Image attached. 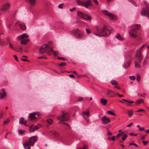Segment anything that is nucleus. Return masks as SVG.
<instances>
[{"label":"nucleus","mask_w":149,"mask_h":149,"mask_svg":"<svg viewBox=\"0 0 149 149\" xmlns=\"http://www.w3.org/2000/svg\"><path fill=\"white\" fill-rule=\"evenodd\" d=\"M52 43V42H50L48 44L42 45L39 49V52L41 54H43L45 52L49 55H50L53 52L54 56H56L58 52L53 50Z\"/></svg>","instance_id":"1"},{"label":"nucleus","mask_w":149,"mask_h":149,"mask_svg":"<svg viewBox=\"0 0 149 149\" xmlns=\"http://www.w3.org/2000/svg\"><path fill=\"white\" fill-rule=\"evenodd\" d=\"M145 45H143L142 46L138 49L136 51V54L135 56L136 59V61L135 62V66L136 68L138 67L139 68L141 67L140 65V63H141L143 57L141 52L142 49L144 47Z\"/></svg>","instance_id":"2"},{"label":"nucleus","mask_w":149,"mask_h":149,"mask_svg":"<svg viewBox=\"0 0 149 149\" xmlns=\"http://www.w3.org/2000/svg\"><path fill=\"white\" fill-rule=\"evenodd\" d=\"M96 30L98 33H94L93 34L99 36H107L111 33L110 30L106 26L101 28L97 27Z\"/></svg>","instance_id":"3"},{"label":"nucleus","mask_w":149,"mask_h":149,"mask_svg":"<svg viewBox=\"0 0 149 149\" xmlns=\"http://www.w3.org/2000/svg\"><path fill=\"white\" fill-rule=\"evenodd\" d=\"M140 26L138 24H135L131 28V29L129 31V33L130 36L132 38L137 37V40L138 41L141 40L142 38L140 36H137V30L140 28Z\"/></svg>","instance_id":"4"},{"label":"nucleus","mask_w":149,"mask_h":149,"mask_svg":"<svg viewBox=\"0 0 149 149\" xmlns=\"http://www.w3.org/2000/svg\"><path fill=\"white\" fill-rule=\"evenodd\" d=\"M37 140L36 136H32L30 137L28 141H26L23 144L25 149H30L31 146H33L34 143Z\"/></svg>","instance_id":"5"},{"label":"nucleus","mask_w":149,"mask_h":149,"mask_svg":"<svg viewBox=\"0 0 149 149\" xmlns=\"http://www.w3.org/2000/svg\"><path fill=\"white\" fill-rule=\"evenodd\" d=\"M57 118L60 121H67L70 119V115L68 113L63 111L61 115L58 116Z\"/></svg>","instance_id":"6"},{"label":"nucleus","mask_w":149,"mask_h":149,"mask_svg":"<svg viewBox=\"0 0 149 149\" xmlns=\"http://www.w3.org/2000/svg\"><path fill=\"white\" fill-rule=\"evenodd\" d=\"M71 33L75 38L78 39H81L83 36V33L77 29L73 30Z\"/></svg>","instance_id":"7"},{"label":"nucleus","mask_w":149,"mask_h":149,"mask_svg":"<svg viewBox=\"0 0 149 149\" xmlns=\"http://www.w3.org/2000/svg\"><path fill=\"white\" fill-rule=\"evenodd\" d=\"M102 13L105 15L108 16L112 20H116L117 19V17L111 13L106 10H102Z\"/></svg>","instance_id":"8"},{"label":"nucleus","mask_w":149,"mask_h":149,"mask_svg":"<svg viewBox=\"0 0 149 149\" xmlns=\"http://www.w3.org/2000/svg\"><path fill=\"white\" fill-rule=\"evenodd\" d=\"M82 115L83 116V118L85 120L87 123H88L89 121V119L86 118L85 116H86L87 117H88L90 116V113L88 110L87 109L86 111H83L82 112Z\"/></svg>","instance_id":"9"},{"label":"nucleus","mask_w":149,"mask_h":149,"mask_svg":"<svg viewBox=\"0 0 149 149\" xmlns=\"http://www.w3.org/2000/svg\"><path fill=\"white\" fill-rule=\"evenodd\" d=\"M10 4L8 3H6L3 4L2 6L1 10L3 11L6 12V10L10 8Z\"/></svg>","instance_id":"10"},{"label":"nucleus","mask_w":149,"mask_h":149,"mask_svg":"<svg viewBox=\"0 0 149 149\" xmlns=\"http://www.w3.org/2000/svg\"><path fill=\"white\" fill-rule=\"evenodd\" d=\"M7 96V93L5 90L4 88H1L0 91V99H2L5 98Z\"/></svg>","instance_id":"11"},{"label":"nucleus","mask_w":149,"mask_h":149,"mask_svg":"<svg viewBox=\"0 0 149 149\" xmlns=\"http://www.w3.org/2000/svg\"><path fill=\"white\" fill-rule=\"evenodd\" d=\"M141 14L142 16H147L149 18V9L147 7L144 8L141 12Z\"/></svg>","instance_id":"12"},{"label":"nucleus","mask_w":149,"mask_h":149,"mask_svg":"<svg viewBox=\"0 0 149 149\" xmlns=\"http://www.w3.org/2000/svg\"><path fill=\"white\" fill-rule=\"evenodd\" d=\"M101 120L103 124H107L109 123L110 120L109 118L104 116L102 117L101 118Z\"/></svg>","instance_id":"13"},{"label":"nucleus","mask_w":149,"mask_h":149,"mask_svg":"<svg viewBox=\"0 0 149 149\" xmlns=\"http://www.w3.org/2000/svg\"><path fill=\"white\" fill-rule=\"evenodd\" d=\"M92 1L91 0H87L83 2V6H85L86 8H88V7L92 6L91 2Z\"/></svg>","instance_id":"14"},{"label":"nucleus","mask_w":149,"mask_h":149,"mask_svg":"<svg viewBox=\"0 0 149 149\" xmlns=\"http://www.w3.org/2000/svg\"><path fill=\"white\" fill-rule=\"evenodd\" d=\"M29 36L26 33H24L18 36L17 37L19 40H21L24 39L26 38L29 37Z\"/></svg>","instance_id":"15"},{"label":"nucleus","mask_w":149,"mask_h":149,"mask_svg":"<svg viewBox=\"0 0 149 149\" xmlns=\"http://www.w3.org/2000/svg\"><path fill=\"white\" fill-rule=\"evenodd\" d=\"M107 94L110 97H113L116 95V93L110 90H108L107 91Z\"/></svg>","instance_id":"16"},{"label":"nucleus","mask_w":149,"mask_h":149,"mask_svg":"<svg viewBox=\"0 0 149 149\" xmlns=\"http://www.w3.org/2000/svg\"><path fill=\"white\" fill-rule=\"evenodd\" d=\"M41 125L38 124L37 125L34 126L33 125H31L30 127V129L31 130H38L40 127Z\"/></svg>","instance_id":"17"},{"label":"nucleus","mask_w":149,"mask_h":149,"mask_svg":"<svg viewBox=\"0 0 149 149\" xmlns=\"http://www.w3.org/2000/svg\"><path fill=\"white\" fill-rule=\"evenodd\" d=\"M29 119L30 120H32L37 119V118L35 116V115L34 112L29 114Z\"/></svg>","instance_id":"18"},{"label":"nucleus","mask_w":149,"mask_h":149,"mask_svg":"<svg viewBox=\"0 0 149 149\" xmlns=\"http://www.w3.org/2000/svg\"><path fill=\"white\" fill-rule=\"evenodd\" d=\"M26 121L24 120V118H21L19 119V123L20 124H22L25 126H26Z\"/></svg>","instance_id":"19"},{"label":"nucleus","mask_w":149,"mask_h":149,"mask_svg":"<svg viewBox=\"0 0 149 149\" xmlns=\"http://www.w3.org/2000/svg\"><path fill=\"white\" fill-rule=\"evenodd\" d=\"M100 102L101 104L103 105H105L107 103V100L101 98L100 100Z\"/></svg>","instance_id":"20"},{"label":"nucleus","mask_w":149,"mask_h":149,"mask_svg":"<svg viewBox=\"0 0 149 149\" xmlns=\"http://www.w3.org/2000/svg\"><path fill=\"white\" fill-rule=\"evenodd\" d=\"M27 2L30 3L31 6H33L36 3V0H26Z\"/></svg>","instance_id":"21"},{"label":"nucleus","mask_w":149,"mask_h":149,"mask_svg":"<svg viewBox=\"0 0 149 149\" xmlns=\"http://www.w3.org/2000/svg\"><path fill=\"white\" fill-rule=\"evenodd\" d=\"M123 101L125 102V104L127 106H131V104H130L133 103H134L133 101H130L125 99H123Z\"/></svg>","instance_id":"22"},{"label":"nucleus","mask_w":149,"mask_h":149,"mask_svg":"<svg viewBox=\"0 0 149 149\" xmlns=\"http://www.w3.org/2000/svg\"><path fill=\"white\" fill-rule=\"evenodd\" d=\"M77 14L79 17L82 18L84 14L79 10H77Z\"/></svg>","instance_id":"23"},{"label":"nucleus","mask_w":149,"mask_h":149,"mask_svg":"<svg viewBox=\"0 0 149 149\" xmlns=\"http://www.w3.org/2000/svg\"><path fill=\"white\" fill-rule=\"evenodd\" d=\"M19 27L22 30H25L26 29L25 24L24 23H20L19 24Z\"/></svg>","instance_id":"24"},{"label":"nucleus","mask_w":149,"mask_h":149,"mask_svg":"<svg viewBox=\"0 0 149 149\" xmlns=\"http://www.w3.org/2000/svg\"><path fill=\"white\" fill-rule=\"evenodd\" d=\"M8 43L9 44V47L10 48L14 50L15 51H17L15 48H14L12 43L10 42H8Z\"/></svg>","instance_id":"25"},{"label":"nucleus","mask_w":149,"mask_h":149,"mask_svg":"<svg viewBox=\"0 0 149 149\" xmlns=\"http://www.w3.org/2000/svg\"><path fill=\"white\" fill-rule=\"evenodd\" d=\"M144 102L143 100L142 99H139L136 100V104H139L141 103H143Z\"/></svg>","instance_id":"26"},{"label":"nucleus","mask_w":149,"mask_h":149,"mask_svg":"<svg viewBox=\"0 0 149 149\" xmlns=\"http://www.w3.org/2000/svg\"><path fill=\"white\" fill-rule=\"evenodd\" d=\"M82 18H83L84 19H85L86 20H90L91 19V17L85 14H84V16Z\"/></svg>","instance_id":"27"},{"label":"nucleus","mask_w":149,"mask_h":149,"mask_svg":"<svg viewBox=\"0 0 149 149\" xmlns=\"http://www.w3.org/2000/svg\"><path fill=\"white\" fill-rule=\"evenodd\" d=\"M116 37L117 39L120 40H123V38L121 36L120 34H117Z\"/></svg>","instance_id":"28"},{"label":"nucleus","mask_w":149,"mask_h":149,"mask_svg":"<svg viewBox=\"0 0 149 149\" xmlns=\"http://www.w3.org/2000/svg\"><path fill=\"white\" fill-rule=\"evenodd\" d=\"M131 64V62L130 61L127 62L126 63L124 64V68H127Z\"/></svg>","instance_id":"29"},{"label":"nucleus","mask_w":149,"mask_h":149,"mask_svg":"<svg viewBox=\"0 0 149 149\" xmlns=\"http://www.w3.org/2000/svg\"><path fill=\"white\" fill-rule=\"evenodd\" d=\"M10 121V120L9 118H7L6 120H5L3 123V125H7Z\"/></svg>","instance_id":"30"},{"label":"nucleus","mask_w":149,"mask_h":149,"mask_svg":"<svg viewBox=\"0 0 149 149\" xmlns=\"http://www.w3.org/2000/svg\"><path fill=\"white\" fill-rule=\"evenodd\" d=\"M111 83L112 85H116L118 84V82L115 80H112L111 81Z\"/></svg>","instance_id":"31"},{"label":"nucleus","mask_w":149,"mask_h":149,"mask_svg":"<svg viewBox=\"0 0 149 149\" xmlns=\"http://www.w3.org/2000/svg\"><path fill=\"white\" fill-rule=\"evenodd\" d=\"M128 114L129 116H131L133 114V112L131 110H128L127 111Z\"/></svg>","instance_id":"32"},{"label":"nucleus","mask_w":149,"mask_h":149,"mask_svg":"<svg viewBox=\"0 0 149 149\" xmlns=\"http://www.w3.org/2000/svg\"><path fill=\"white\" fill-rule=\"evenodd\" d=\"M77 2L78 4L80 5H83V2H81L79 0H77Z\"/></svg>","instance_id":"33"},{"label":"nucleus","mask_w":149,"mask_h":149,"mask_svg":"<svg viewBox=\"0 0 149 149\" xmlns=\"http://www.w3.org/2000/svg\"><path fill=\"white\" fill-rule=\"evenodd\" d=\"M107 114H109L113 115V116H115V113H113V112H112L110 111H107Z\"/></svg>","instance_id":"34"},{"label":"nucleus","mask_w":149,"mask_h":149,"mask_svg":"<svg viewBox=\"0 0 149 149\" xmlns=\"http://www.w3.org/2000/svg\"><path fill=\"white\" fill-rule=\"evenodd\" d=\"M47 123L49 124H51L52 123L53 120L52 119H49L47 120Z\"/></svg>","instance_id":"35"},{"label":"nucleus","mask_w":149,"mask_h":149,"mask_svg":"<svg viewBox=\"0 0 149 149\" xmlns=\"http://www.w3.org/2000/svg\"><path fill=\"white\" fill-rule=\"evenodd\" d=\"M124 133L123 131H122L121 132L118 134L116 136V137H118L120 136H122L123 135Z\"/></svg>","instance_id":"36"},{"label":"nucleus","mask_w":149,"mask_h":149,"mask_svg":"<svg viewBox=\"0 0 149 149\" xmlns=\"http://www.w3.org/2000/svg\"><path fill=\"white\" fill-rule=\"evenodd\" d=\"M20 43L22 45H26L27 43L25 40H22L20 42Z\"/></svg>","instance_id":"37"},{"label":"nucleus","mask_w":149,"mask_h":149,"mask_svg":"<svg viewBox=\"0 0 149 149\" xmlns=\"http://www.w3.org/2000/svg\"><path fill=\"white\" fill-rule=\"evenodd\" d=\"M127 137V135L126 134H124L122 137V139L123 141H124L126 138Z\"/></svg>","instance_id":"38"},{"label":"nucleus","mask_w":149,"mask_h":149,"mask_svg":"<svg viewBox=\"0 0 149 149\" xmlns=\"http://www.w3.org/2000/svg\"><path fill=\"white\" fill-rule=\"evenodd\" d=\"M4 44V41L3 40H1L0 38V45H3Z\"/></svg>","instance_id":"39"},{"label":"nucleus","mask_w":149,"mask_h":149,"mask_svg":"<svg viewBox=\"0 0 149 149\" xmlns=\"http://www.w3.org/2000/svg\"><path fill=\"white\" fill-rule=\"evenodd\" d=\"M67 63L65 62H63L61 63H60L58 65L61 66H64L66 65Z\"/></svg>","instance_id":"40"},{"label":"nucleus","mask_w":149,"mask_h":149,"mask_svg":"<svg viewBox=\"0 0 149 149\" xmlns=\"http://www.w3.org/2000/svg\"><path fill=\"white\" fill-rule=\"evenodd\" d=\"M17 48L19 49L21 51H22L23 49L22 47L20 45H17Z\"/></svg>","instance_id":"41"},{"label":"nucleus","mask_w":149,"mask_h":149,"mask_svg":"<svg viewBox=\"0 0 149 149\" xmlns=\"http://www.w3.org/2000/svg\"><path fill=\"white\" fill-rule=\"evenodd\" d=\"M129 78L131 80H134L135 79V77L134 76H130L129 77Z\"/></svg>","instance_id":"42"},{"label":"nucleus","mask_w":149,"mask_h":149,"mask_svg":"<svg viewBox=\"0 0 149 149\" xmlns=\"http://www.w3.org/2000/svg\"><path fill=\"white\" fill-rule=\"evenodd\" d=\"M57 58L59 60H61L64 61H65V59L63 57H58Z\"/></svg>","instance_id":"43"},{"label":"nucleus","mask_w":149,"mask_h":149,"mask_svg":"<svg viewBox=\"0 0 149 149\" xmlns=\"http://www.w3.org/2000/svg\"><path fill=\"white\" fill-rule=\"evenodd\" d=\"M136 79H137V81H139L141 79V77L138 74L137 75Z\"/></svg>","instance_id":"44"},{"label":"nucleus","mask_w":149,"mask_h":149,"mask_svg":"<svg viewBox=\"0 0 149 149\" xmlns=\"http://www.w3.org/2000/svg\"><path fill=\"white\" fill-rule=\"evenodd\" d=\"M35 115H37L38 116H40V113L39 112H34Z\"/></svg>","instance_id":"45"},{"label":"nucleus","mask_w":149,"mask_h":149,"mask_svg":"<svg viewBox=\"0 0 149 149\" xmlns=\"http://www.w3.org/2000/svg\"><path fill=\"white\" fill-rule=\"evenodd\" d=\"M142 142L143 143V144L144 145H146L147 143L148 142V141H143Z\"/></svg>","instance_id":"46"},{"label":"nucleus","mask_w":149,"mask_h":149,"mask_svg":"<svg viewBox=\"0 0 149 149\" xmlns=\"http://www.w3.org/2000/svg\"><path fill=\"white\" fill-rule=\"evenodd\" d=\"M47 58L46 57L44 56H41L38 58L39 59L42 58L46 59Z\"/></svg>","instance_id":"47"},{"label":"nucleus","mask_w":149,"mask_h":149,"mask_svg":"<svg viewBox=\"0 0 149 149\" xmlns=\"http://www.w3.org/2000/svg\"><path fill=\"white\" fill-rule=\"evenodd\" d=\"M63 4H60L58 5V7L59 8H63Z\"/></svg>","instance_id":"48"},{"label":"nucleus","mask_w":149,"mask_h":149,"mask_svg":"<svg viewBox=\"0 0 149 149\" xmlns=\"http://www.w3.org/2000/svg\"><path fill=\"white\" fill-rule=\"evenodd\" d=\"M76 8L75 7H73L72 8V9L70 8L69 9V10L71 12H72L73 11H75L76 10Z\"/></svg>","instance_id":"49"},{"label":"nucleus","mask_w":149,"mask_h":149,"mask_svg":"<svg viewBox=\"0 0 149 149\" xmlns=\"http://www.w3.org/2000/svg\"><path fill=\"white\" fill-rule=\"evenodd\" d=\"M86 33H87L89 34L91 33V31H90V30H89V29H86Z\"/></svg>","instance_id":"50"},{"label":"nucleus","mask_w":149,"mask_h":149,"mask_svg":"<svg viewBox=\"0 0 149 149\" xmlns=\"http://www.w3.org/2000/svg\"><path fill=\"white\" fill-rule=\"evenodd\" d=\"M19 133L21 134H24L25 133V131H19Z\"/></svg>","instance_id":"51"},{"label":"nucleus","mask_w":149,"mask_h":149,"mask_svg":"<svg viewBox=\"0 0 149 149\" xmlns=\"http://www.w3.org/2000/svg\"><path fill=\"white\" fill-rule=\"evenodd\" d=\"M54 136H57L58 135V134L57 132L56 131H55L54 133Z\"/></svg>","instance_id":"52"},{"label":"nucleus","mask_w":149,"mask_h":149,"mask_svg":"<svg viewBox=\"0 0 149 149\" xmlns=\"http://www.w3.org/2000/svg\"><path fill=\"white\" fill-rule=\"evenodd\" d=\"M93 2L95 3L96 5H98V2L97 0H93Z\"/></svg>","instance_id":"53"},{"label":"nucleus","mask_w":149,"mask_h":149,"mask_svg":"<svg viewBox=\"0 0 149 149\" xmlns=\"http://www.w3.org/2000/svg\"><path fill=\"white\" fill-rule=\"evenodd\" d=\"M78 149H88L87 147L86 146H84L83 148H79Z\"/></svg>","instance_id":"54"},{"label":"nucleus","mask_w":149,"mask_h":149,"mask_svg":"<svg viewBox=\"0 0 149 149\" xmlns=\"http://www.w3.org/2000/svg\"><path fill=\"white\" fill-rule=\"evenodd\" d=\"M146 136V135H143L141 137V139H145Z\"/></svg>","instance_id":"55"},{"label":"nucleus","mask_w":149,"mask_h":149,"mask_svg":"<svg viewBox=\"0 0 149 149\" xmlns=\"http://www.w3.org/2000/svg\"><path fill=\"white\" fill-rule=\"evenodd\" d=\"M14 57L15 59L17 61H18V58L17 57L16 55H14Z\"/></svg>","instance_id":"56"},{"label":"nucleus","mask_w":149,"mask_h":149,"mask_svg":"<svg viewBox=\"0 0 149 149\" xmlns=\"http://www.w3.org/2000/svg\"><path fill=\"white\" fill-rule=\"evenodd\" d=\"M145 111V110L143 109H140L139 110H138L137 111V112H139L141 111Z\"/></svg>","instance_id":"57"},{"label":"nucleus","mask_w":149,"mask_h":149,"mask_svg":"<svg viewBox=\"0 0 149 149\" xmlns=\"http://www.w3.org/2000/svg\"><path fill=\"white\" fill-rule=\"evenodd\" d=\"M116 95H118L120 97H122L123 96V95L119 94L118 93H116Z\"/></svg>","instance_id":"58"},{"label":"nucleus","mask_w":149,"mask_h":149,"mask_svg":"<svg viewBox=\"0 0 149 149\" xmlns=\"http://www.w3.org/2000/svg\"><path fill=\"white\" fill-rule=\"evenodd\" d=\"M83 100V98L82 97H79L78 98V100L79 101H81Z\"/></svg>","instance_id":"59"},{"label":"nucleus","mask_w":149,"mask_h":149,"mask_svg":"<svg viewBox=\"0 0 149 149\" xmlns=\"http://www.w3.org/2000/svg\"><path fill=\"white\" fill-rule=\"evenodd\" d=\"M133 124L132 123H131L130 124H128V125H127V127H130L132 125H133Z\"/></svg>","instance_id":"60"},{"label":"nucleus","mask_w":149,"mask_h":149,"mask_svg":"<svg viewBox=\"0 0 149 149\" xmlns=\"http://www.w3.org/2000/svg\"><path fill=\"white\" fill-rule=\"evenodd\" d=\"M69 76L72 78H74V75L72 74L69 75Z\"/></svg>","instance_id":"61"},{"label":"nucleus","mask_w":149,"mask_h":149,"mask_svg":"<svg viewBox=\"0 0 149 149\" xmlns=\"http://www.w3.org/2000/svg\"><path fill=\"white\" fill-rule=\"evenodd\" d=\"M139 130H144V128L143 127H140L139 128Z\"/></svg>","instance_id":"62"},{"label":"nucleus","mask_w":149,"mask_h":149,"mask_svg":"<svg viewBox=\"0 0 149 149\" xmlns=\"http://www.w3.org/2000/svg\"><path fill=\"white\" fill-rule=\"evenodd\" d=\"M21 60L24 61H28L26 59H24V58H22Z\"/></svg>","instance_id":"63"},{"label":"nucleus","mask_w":149,"mask_h":149,"mask_svg":"<svg viewBox=\"0 0 149 149\" xmlns=\"http://www.w3.org/2000/svg\"><path fill=\"white\" fill-rule=\"evenodd\" d=\"M112 134V133L111 132H109L107 133L108 135H111Z\"/></svg>","instance_id":"64"}]
</instances>
